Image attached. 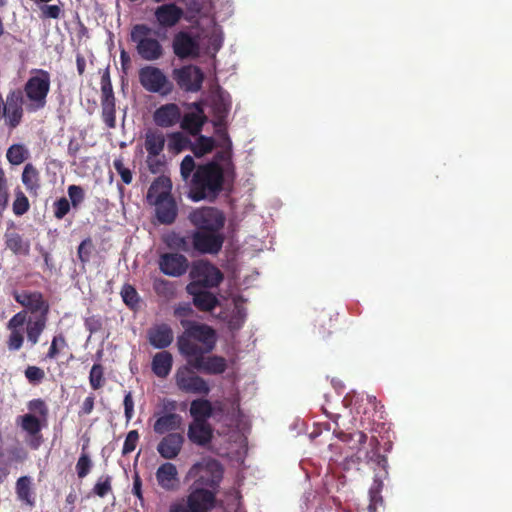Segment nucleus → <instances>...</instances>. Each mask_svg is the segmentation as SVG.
I'll return each instance as SVG.
<instances>
[{
	"mask_svg": "<svg viewBox=\"0 0 512 512\" xmlns=\"http://www.w3.org/2000/svg\"><path fill=\"white\" fill-rule=\"evenodd\" d=\"M184 332L177 338V346L181 355L196 370L209 375H218L227 369V361L222 356L204 355L210 353L216 345L215 330L206 325L189 320H181Z\"/></svg>",
	"mask_w": 512,
	"mask_h": 512,
	"instance_id": "obj_1",
	"label": "nucleus"
},
{
	"mask_svg": "<svg viewBox=\"0 0 512 512\" xmlns=\"http://www.w3.org/2000/svg\"><path fill=\"white\" fill-rule=\"evenodd\" d=\"M182 178L190 179L189 197L195 201H214L222 192L225 179L228 178L225 170L215 161L196 166L194 158L186 155L180 164Z\"/></svg>",
	"mask_w": 512,
	"mask_h": 512,
	"instance_id": "obj_2",
	"label": "nucleus"
},
{
	"mask_svg": "<svg viewBox=\"0 0 512 512\" xmlns=\"http://www.w3.org/2000/svg\"><path fill=\"white\" fill-rule=\"evenodd\" d=\"M51 76L43 69H34L23 87L25 110L35 113L47 105V96L50 92Z\"/></svg>",
	"mask_w": 512,
	"mask_h": 512,
	"instance_id": "obj_3",
	"label": "nucleus"
},
{
	"mask_svg": "<svg viewBox=\"0 0 512 512\" xmlns=\"http://www.w3.org/2000/svg\"><path fill=\"white\" fill-rule=\"evenodd\" d=\"M156 32L147 24H135L130 31V41L135 44L138 56L147 62L163 58L165 54L162 43L155 37Z\"/></svg>",
	"mask_w": 512,
	"mask_h": 512,
	"instance_id": "obj_4",
	"label": "nucleus"
},
{
	"mask_svg": "<svg viewBox=\"0 0 512 512\" xmlns=\"http://www.w3.org/2000/svg\"><path fill=\"white\" fill-rule=\"evenodd\" d=\"M217 492L190 486L188 494L170 504L168 512H211L217 504Z\"/></svg>",
	"mask_w": 512,
	"mask_h": 512,
	"instance_id": "obj_5",
	"label": "nucleus"
},
{
	"mask_svg": "<svg viewBox=\"0 0 512 512\" xmlns=\"http://www.w3.org/2000/svg\"><path fill=\"white\" fill-rule=\"evenodd\" d=\"M223 474V466L216 459L197 462L192 465L189 470V475L191 477H195L192 486L200 487L202 489H212L216 492L223 479Z\"/></svg>",
	"mask_w": 512,
	"mask_h": 512,
	"instance_id": "obj_6",
	"label": "nucleus"
},
{
	"mask_svg": "<svg viewBox=\"0 0 512 512\" xmlns=\"http://www.w3.org/2000/svg\"><path fill=\"white\" fill-rule=\"evenodd\" d=\"M189 276L191 278V282L187 287H190V289L217 288L224 279V274L221 270L207 260H198L193 262Z\"/></svg>",
	"mask_w": 512,
	"mask_h": 512,
	"instance_id": "obj_7",
	"label": "nucleus"
},
{
	"mask_svg": "<svg viewBox=\"0 0 512 512\" xmlns=\"http://www.w3.org/2000/svg\"><path fill=\"white\" fill-rule=\"evenodd\" d=\"M138 75L141 86L150 93L166 96L173 92V83L158 67L146 65L140 68Z\"/></svg>",
	"mask_w": 512,
	"mask_h": 512,
	"instance_id": "obj_8",
	"label": "nucleus"
},
{
	"mask_svg": "<svg viewBox=\"0 0 512 512\" xmlns=\"http://www.w3.org/2000/svg\"><path fill=\"white\" fill-rule=\"evenodd\" d=\"M189 220L196 231L223 232L225 224L224 214L214 207H203L194 210Z\"/></svg>",
	"mask_w": 512,
	"mask_h": 512,
	"instance_id": "obj_9",
	"label": "nucleus"
},
{
	"mask_svg": "<svg viewBox=\"0 0 512 512\" xmlns=\"http://www.w3.org/2000/svg\"><path fill=\"white\" fill-rule=\"evenodd\" d=\"M174 377L177 388L184 393L204 396L210 393L208 382L188 366L179 367Z\"/></svg>",
	"mask_w": 512,
	"mask_h": 512,
	"instance_id": "obj_10",
	"label": "nucleus"
},
{
	"mask_svg": "<svg viewBox=\"0 0 512 512\" xmlns=\"http://www.w3.org/2000/svg\"><path fill=\"white\" fill-rule=\"evenodd\" d=\"M172 78L182 91L196 93L202 89L205 76L200 67L189 64L175 68Z\"/></svg>",
	"mask_w": 512,
	"mask_h": 512,
	"instance_id": "obj_11",
	"label": "nucleus"
},
{
	"mask_svg": "<svg viewBox=\"0 0 512 512\" xmlns=\"http://www.w3.org/2000/svg\"><path fill=\"white\" fill-rule=\"evenodd\" d=\"M232 107L231 95L219 88L213 95L211 100L212 110V124L215 128L216 134H220L223 131H227L228 116Z\"/></svg>",
	"mask_w": 512,
	"mask_h": 512,
	"instance_id": "obj_12",
	"label": "nucleus"
},
{
	"mask_svg": "<svg viewBox=\"0 0 512 512\" xmlns=\"http://www.w3.org/2000/svg\"><path fill=\"white\" fill-rule=\"evenodd\" d=\"M24 109L25 99L22 90L18 88L10 90L3 106V117L9 129H15L20 125Z\"/></svg>",
	"mask_w": 512,
	"mask_h": 512,
	"instance_id": "obj_13",
	"label": "nucleus"
},
{
	"mask_svg": "<svg viewBox=\"0 0 512 512\" xmlns=\"http://www.w3.org/2000/svg\"><path fill=\"white\" fill-rule=\"evenodd\" d=\"M14 300L25 308V311L36 316H48L50 305L40 291L22 290L12 293Z\"/></svg>",
	"mask_w": 512,
	"mask_h": 512,
	"instance_id": "obj_14",
	"label": "nucleus"
},
{
	"mask_svg": "<svg viewBox=\"0 0 512 512\" xmlns=\"http://www.w3.org/2000/svg\"><path fill=\"white\" fill-rule=\"evenodd\" d=\"M193 249L202 254H217L223 246V232L194 231L191 235Z\"/></svg>",
	"mask_w": 512,
	"mask_h": 512,
	"instance_id": "obj_15",
	"label": "nucleus"
},
{
	"mask_svg": "<svg viewBox=\"0 0 512 512\" xmlns=\"http://www.w3.org/2000/svg\"><path fill=\"white\" fill-rule=\"evenodd\" d=\"M164 409L169 411L160 415L153 424V430L158 435H164L176 432L182 429L183 418L180 414L175 413L176 402L174 400H167L164 403Z\"/></svg>",
	"mask_w": 512,
	"mask_h": 512,
	"instance_id": "obj_16",
	"label": "nucleus"
},
{
	"mask_svg": "<svg viewBox=\"0 0 512 512\" xmlns=\"http://www.w3.org/2000/svg\"><path fill=\"white\" fill-rule=\"evenodd\" d=\"M42 419L37 417L35 414L26 413L18 416L16 423L21 429L27 433V445L32 450H38L43 443V435L41 430L43 428Z\"/></svg>",
	"mask_w": 512,
	"mask_h": 512,
	"instance_id": "obj_17",
	"label": "nucleus"
},
{
	"mask_svg": "<svg viewBox=\"0 0 512 512\" xmlns=\"http://www.w3.org/2000/svg\"><path fill=\"white\" fill-rule=\"evenodd\" d=\"M157 485L165 492H176L180 488V477L177 467L170 461L159 465L155 472Z\"/></svg>",
	"mask_w": 512,
	"mask_h": 512,
	"instance_id": "obj_18",
	"label": "nucleus"
},
{
	"mask_svg": "<svg viewBox=\"0 0 512 512\" xmlns=\"http://www.w3.org/2000/svg\"><path fill=\"white\" fill-rule=\"evenodd\" d=\"M185 443V437L180 432L165 434L156 446L160 457L166 461L176 459L181 453Z\"/></svg>",
	"mask_w": 512,
	"mask_h": 512,
	"instance_id": "obj_19",
	"label": "nucleus"
},
{
	"mask_svg": "<svg viewBox=\"0 0 512 512\" xmlns=\"http://www.w3.org/2000/svg\"><path fill=\"white\" fill-rule=\"evenodd\" d=\"M188 268V259L182 254L165 253L159 258V269L165 275L180 277L187 272Z\"/></svg>",
	"mask_w": 512,
	"mask_h": 512,
	"instance_id": "obj_20",
	"label": "nucleus"
},
{
	"mask_svg": "<svg viewBox=\"0 0 512 512\" xmlns=\"http://www.w3.org/2000/svg\"><path fill=\"white\" fill-rule=\"evenodd\" d=\"M174 54L179 59L195 58L199 54V45L197 41L185 31L175 34L172 41Z\"/></svg>",
	"mask_w": 512,
	"mask_h": 512,
	"instance_id": "obj_21",
	"label": "nucleus"
},
{
	"mask_svg": "<svg viewBox=\"0 0 512 512\" xmlns=\"http://www.w3.org/2000/svg\"><path fill=\"white\" fill-rule=\"evenodd\" d=\"M184 11L175 3H164L154 10V17L160 27L172 28L183 18Z\"/></svg>",
	"mask_w": 512,
	"mask_h": 512,
	"instance_id": "obj_22",
	"label": "nucleus"
},
{
	"mask_svg": "<svg viewBox=\"0 0 512 512\" xmlns=\"http://www.w3.org/2000/svg\"><path fill=\"white\" fill-rule=\"evenodd\" d=\"M217 135L220 138V147L222 149L216 152L211 161H215L218 165H221L227 177H233L235 166L232 161V141L227 131H223Z\"/></svg>",
	"mask_w": 512,
	"mask_h": 512,
	"instance_id": "obj_23",
	"label": "nucleus"
},
{
	"mask_svg": "<svg viewBox=\"0 0 512 512\" xmlns=\"http://www.w3.org/2000/svg\"><path fill=\"white\" fill-rule=\"evenodd\" d=\"M101 116L108 128L116 127V103L112 85L101 87Z\"/></svg>",
	"mask_w": 512,
	"mask_h": 512,
	"instance_id": "obj_24",
	"label": "nucleus"
},
{
	"mask_svg": "<svg viewBox=\"0 0 512 512\" xmlns=\"http://www.w3.org/2000/svg\"><path fill=\"white\" fill-rule=\"evenodd\" d=\"M181 110L175 103H167L157 108L153 114L154 123L162 128H169L180 122Z\"/></svg>",
	"mask_w": 512,
	"mask_h": 512,
	"instance_id": "obj_25",
	"label": "nucleus"
},
{
	"mask_svg": "<svg viewBox=\"0 0 512 512\" xmlns=\"http://www.w3.org/2000/svg\"><path fill=\"white\" fill-rule=\"evenodd\" d=\"M187 437L191 443L206 447L213 439V427L208 422H190Z\"/></svg>",
	"mask_w": 512,
	"mask_h": 512,
	"instance_id": "obj_26",
	"label": "nucleus"
},
{
	"mask_svg": "<svg viewBox=\"0 0 512 512\" xmlns=\"http://www.w3.org/2000/svg\"><path fill=\"white\" fill-rule=\"evenodd\" d=\"M172 182L169 177L159 176L150 185L147 192V201L149 204L166 200L173 197L171 195Z\"/></svg>",
	"mask_w": 512,
	"mask_h": 512,
	"instance_id": "obj_27",
	"label": "nucleus"
},
{
	"mask_svg": "<svg viewBox=\"0 0 512 512\" xmlns=\"http://www.w3.org/2000/svg\"><path fill=\"white\" fill-rule=\"evenodd\" d=\"M186 291L192 296L193 304L199 311L210 312L219 305L217 296L208 289L186 287Z\"/></svg>",
	"mask_w": 512,
	"mask_h": 512,
	"instance_id": "obj_28",
	"label": "nucleus"
},
{
	"mask_svg": "<svg viewBox=\"0 0 512 512\" xmlns=\"http://www.w3.org/2000/svg\"><path fill=\"white\" fill-rule=\"evenodd\" d=\"M174 339V334L168 324L162 323L149 329L148 340L149 343L157 349H165L171 345Z\"/></svg>",
	"mask_w": 512,
	"mask_h": 512,
	"instance_id": "obj_29",
	"label": "nucleus"
},
{
	"mask_svg": "<svg viewBox=\"0 0 512 512\" xmlns=\"http://www.w3.org/2000/svg\"><path fill=\"white\" fill-rule=\"evenodd\" d=\"M216 409L208 399L197 398L191 401L189 413L192 417V422H208V419L214 415Z\"/></svg>",
	"mask_w": 512,
	"mask_h": 512,
	"instance_id": "obj_30",
	"label": "nucleus"
},
{
	"mask_svg": "<svg viewBox=\"0 0 512 512\" xmlns=\"http://www.w3.org/2000/svg\"><path fill=\"white\" fill-rule=\"evenodd\" d=\"M156 218L159 223L170 225L174 223L178 214L176 201L173 197L159 202H155Z\"/></svg>",
	"mask_w": 512,
	"mask_h": 512,
	"instance_id": "obj_31",
	"label": "nucleus"
},
{
	"mask_svg": "<svg viewBox=\"0 0 512 512\" xmlns=\"http://www.w3.org/2000/svg\"><path fill=\"white\" fill-rule=\"evenodd\" d=\"M173 357L168 351H161L153 356L151 369L152 372L159 378H166L172 369Z\"/></svg>",
	"mask_w": 512,
	"mask_h": 512,
	"instance_id": "obj_32",
	"label": "nucleus"
},
{
	"mask_svg": "<svg viewBox=\"0 0 512 512\" xmlns=\"http://www.w3.org/2000/svg\"><path fill=\"white\" fill-rule=\"evenodd\" d=\"M21 180L30 194L37 195L41 187V176L39 170L32 163H27L24 166Z\"/></svg>",
	"mask_w": 512,
	"mask_h": 512,
	"instance_id": "obj_33",
	"label": "nucleus"
},
{
	"mask_svg": "<svg viewBox=\"0 0 512 512\" xmlns=\"http://www.w3.org/2000/svg\"><path fill=\"white\" fill-rule=\"evenodd\" d=\"M208 121L207 116L198 114L185 113L180 119L181 128L192 136H197L201 133L203 126Z\"/></svg>",
	"mask_w": 512,
	"mask_h": 512,
	"instance_id": "obj_34",
	"label": "nucleus"
},
{
	"mask_svg": "<svg viewBox=\"0 0 512 512\" xmlns=\"http://www.w3.org/2000/svg\"><path fill=\"white\" fill-rule=\"evenodd\" d=\"M144 146L148 155H160L165 146L163 133L158 130H148L145 135Z\"/></svg>",
	"mask_w": 512,
	"mask_h": 512,
	"instance_id": "obj_35",
	"label": "nucleus"
},
{
	"mask_svg": "<svg viewBox=\"0 0 512 512\" xmlns=\"http://www.w3.org/2000/svg\"><path fill=\"white\" fill-rule=\"evenodd\" d=\"M16 495L19 501L33 507L35 499L32 492V481L29 476H21L16 481Z\"/></svg>",
	"mask_w": 512,
	"mask_h": 512,
	"instance_id": "obj_36",
	"label": "nucleus"
},
{
	"mask_svg": "<svg viewBox=\"0 0 512 512\" xmlns=\"http://www.w3.org/2000/svg\"><path fill=\"white\" fill-rule=\"evenodd\" d=\"M48 316H36L34 320L31 318L27 321L26 334L28 341L35 345L46 328Z\"/></svg>",
	"mask_w": 512,
	"mask_h": 512,
	"instance_id": "obj_37",
	"label": "nucleus"
},
{
	"mask_svg": "<svg viewBox=\"0 0 512 512\" xmlns=\"http://www.w3.org/2000/svg\"><path fill=\"white\" fill-rule=\"evenodd\" d=\"M336 437L344 443L350 444V448L359 451L363 444L367 441V435L362 431L345 432L342 430H334Z\"/></svg>",
	"mask_w": 512,
	"mask_h": 512,
	"instance_id": "obj_38",
	"label": "nucleus"
},
{
	"mask_svg": "<svg viewBox=\"0 0 512 512\" xmlns=\"http://www.w3.org/2000/svg\"><path fill=\"white\" fill-rule=\"evenodd\" d=\"M5 244L14 254L27 255L29 253V243L25 242L22 236L17 232H6Z\"/></svg>",
	"mask_w": 512,
	"mask_h": 512,
	"instance_id": "obj_39",
	"label": "nucleus"
},
{
	"mask_svg": "<svg viewBox=\"0 0 512 512\" xmlns=\"http://www.w3.org/2000/svg\"><path fill=\"white\" fill-rule=\"evenodd\" d=\"M336 322H337V315H335V318H333L332 315L327 313H322L318 316L316 320V329L318 335L325 339L328 336H330L333 331L336 330Z\"/></svg>",
	"mask_w": 512,
	"mask_h": 512,
	"instance_id": "obj_40",
	"label": "nucleus"
},
{
	"mask_svg": "<svg viewBox=\"0 0 512 512\" xmlns=\"http://www.w3.org/2000/svg\"><path fill=\"white\" fill-rule=\"evenodd\" d=\"M215 147V140L212 137L198 135V138L194 143H191L190 149L194 156L201 158L204 155L210 153Z\"/></svg>",
	"mask_w": 512,
	"mask_h": 512,
	"instance_id": "obj_41",
	"label": "nucleus"
},
{
	"mask_svg": "<svg viewBox=\"0 0 512 512\" xmlns=\"http://www.w3.org/2000/svg\"><path fill=\"white\" fill-rule=\"evenodd\" d=\"M369 446L371 447V450L365 453L364 460L367 463L372 462L385 469L387 466V458L380 453L378 439L376 437H372L369 441Z\"/></svg>",
	"mask_w": 512,
	"mask_h": 512,
	"instance_id": "obj_42",
	"label": "nucleus"
},
{
	"mask_svg": "<svg viewBox=\"0 0 512 512\" xmlns=\"http://www.w3.org/2000/svg\"><path fill=\"white\" fill-rule=\"evenodd\" d=\"M166 244L169 248L180 250L183 252H190L193 248L192 238L181 236L178 233H171L166 237Z\"/></svg>",
	"mask_w": 512,
	"mask_h": 512,
	"instance_id": "obj_43",
	"label": "nucleus"
},
{
	"mask_svg": "<svg viewBox=\"0 0 512 512\" xmlns=\"http://www.w3.org/2000/svg\"><path fill=\"white\" fill-rule=\"evenodd\" d=\"M7 160L12 165H20L29 157V151L23 144H13L7 149Z\"/></svg>",
	"mask_w": 512,
	"mask_h": 512,
	"instance_id": "obj_44",
	"label": "nucleus"
},
{
	"mask_svg": "<svg viewBox=\"0 0 512 512\" xmlns=\"http://www.w3.org/2000/svg\"><path fill=\"white\" fill-rule=\"evenodd\" d=\"M153 289L158 296L165 299L173 298L176 293V287L174 283L162 278H156L154 280Z\"/></svg>",
	"mask_w": 512,
	"mask_h": 512,
	"instance_id": "obj_45",
	"label": "nucleus"
},
{
	"mask_svg": "<svg viewBox=\"0 0 512 512\" xmlns=\"http://www.w3.org/2000/svg\"><path fill=\"white\" fill-rule=\"evenodd\" d=\"M104 367L100 363H95L89 372V384L93 390H99L105 385Z\"/></svg>",
	"mask_w": 512,
	"mask_h": 512,
	"instance_id": "obj_46",
	"label": "nucleus"
},
{
	"mask_svg": "<svg viewBox=\"0 0 512 512\" xmlns=\"http://www.w3.org/2000/svg\"><path fill=\"white\" fill-rule=\"evenodd\" d=\"M68 347L67 340L62 333L55 335L52 338L51 345L45 355L46 359H55L60 354V352Z\"/></svg>",
	"mask_w": 512,
	"mask_h": 512,
	"instance_id": "obj_47",
	"label": "nucleus"
},
{
	"mask_svg": "<svg viewBox=\"0 0 512 512\" xmlns=\"http://www.w3.org/2000/svg\"><path fill=\"white\" fill-rule=\"evenodd\" d=\"M67 193L72 208L77 210L85 200V190L79 185L72 184L68 186Z\"/></svg>",
	"mask_w": 512,
	"mask_h": 512,
	"instance_id": "obj_48",
	"label": "nucleus"
},
{
	"mask_svg": "<svg viewBox=\"0 0 512 512\" xmlns=\"http://www.w3.org/2000/svg\"><path fill=\"white\" fill-rule=\"evenodd\" d=\"M93 250L94 244L90 237L85 238L79 244L77 248V257L80 260L83 267L90 261Z\"/></svg>",
	"mask_w": 512,
	"mask_h": 512,
	"instance_id": "obj_49",
	"label": "nucleus"
},
{
	"mask_svg": "<svg viewBox=\"0 0 512 512\" xmlns=\"http://www.w3.org/2000/svg\"><path fill=\"white\" fill-rule=\"evenodd\" d=\"M27 408L30 411V413L38 414L39 418L43 420V422H46L49 409L46 404V402L41 398L32 399L27 403Z\"/></svg>",
	"mask_w": 512,
	"mask_h": 512,
	"instance_id": "obj_50",
	"label": "nucleus"
},
{
	"mask_svg": "<svg viewBox=\"0 0 512 512\" xmlns=\"http://www.w3.org/2000/svg\"><path fill=\"white\" fill-rule=\"evenodd\" d=\"M93 493L101 498H104L112 492V477L109 475L101 476L95 483Z\"/></svg>",
	"mask_w": 512,
	"mask_h": 512,
	"instance_id": "obj_51",
	"label": "nucleus"
},
{
	"mask_svg": "<svg viewBox=\"0 0 512 512\" xmlns=\"http://www.w3.org/2000/svg\"><path fill=\"white\" fill-rule=\"evenodd\" d=\"M123 302L130 308H135L139 304V295L134 286L125 284L121 290Z\"/></svg>",
	"mask_w": 512,
	"mask_h": 512,
	"instance_id": "obj_52",
	"label": "nucleus"
},
{
	"mask_svg": "<svg viewBox=\"0 0 512 512\" xmlns=\"http://www.w3.org/2000/svg\"><path fill=\"white\" fill-rule=\"evenodd\" d=\"M27 381L32 385H39L45 379V372L42 368L29 365L24 371Z\"/></svg>",
	"mask_w": 512,
	"mask_h": 512,
	"instance_id": "obj_53",
	"label": "nucleus"
},
{
	"mask_svg": "<svg viewBox=\"0 0 512 512\" xmlns=\"http://www.w3.org/2000/svg\"><path fill=\"white\" fill-rule=\"evenodd\" d=\"M113 167L116 172L120 175L121 180L124 184L129 185L133 181V172L130 168L124 165L122 158H116L113 161Z\"/></svg>",
	"mask_w": 512,
	"mask_h": 512,
	"instance_id": "obj_54",
	"label": "nucleus"
},
{
	"mask_svg": "<svg viewBox=\"0 0 512 512\" xmlns=\"http://www.w3.org/2000/svg\"><path fill=\"white\" fill-rule=\"evenodd\" d=\"M93 463L87 453L82 452L76 463L77 476L85 478L91 471Z\"/></svg>",
	"mask_w": 512,
	"mask_h": 512,
	"instance_id": "obj_55",
	"label": "nucleus"
},
{
	"mask_svg": "<svg viewBox=\"0 0 512 512\" xmlns=\"http://www.w3.org/2000/svg\"><path fill=\"white\" fill-rule=\"evenodd\" d=\"M30 204L25 194L18 190L16 191V197L13 202V212L17 216L25 214L29 210Z\"/></svg>",
	"mask_w": 512,
	"mask_h": 512,
	"instance_id": "obj_56",
	"label": "nucleus"
},
{
	"mask_svg": "<svg viewBox=\"0 0 512 512\" xmlns=\"http://www.w3.org/2000/svg\"><path fill=\"white\" fill-rule=\"evenodd\" d=\"M72 206L66 197H61L53 203V214L58 220L63 219L71 210Z\"/></svg>",
	"mask_w": 512,
	"mask_h": 512,
	"instance_id": "obj_57",
	"label": "nucleus"
},
{
	"mask_svg": "<svg viewBox=\"0 0 512 512\" xmlns=\"http://www.w3.org/2000/svg\"><path fill=\"white\" fill-rule=\"evenodd\" d=\"M188 143L189 140L187 137L183 136L180 132H175L169 136L168 147L169 150L180 152L187 146Z\"/></svg>",
	"mask_w": 512,
	"mask_h": 512,
	"instance_id": "obj_58",
	"label": "nucleus"
},
{
	"mask_svg": "<svg viewBox=\"0 0 512 512\" xmlns=\"http://www.w3.org/2000/svg\"><path fill=\"white\" fill-rule=\"evenodd\" d=\"M24 343V335L21 330L10 331L7 339V348L9 351H18Z\"/></svg>",
	"mask_w": 512,
	"mask_h": 512,
	"instance_id": "obj_59",
	"label": "nucleus"
},
{
	"mask_svg": "<svg viewBox=\"0 0 512 512\" xmlns=\"http://www.w3.org/2000/svg\"><path fill=\"white\" fill-rule=\"evenodd\" d=\"M139 441V433L137 430H131L126 435L123 448H122V454L127 455L133 452L137 446V443Z\"/></svg>",
	"mask_w": 512,
	"mask_h": 512,
	"instance_id": "obj_60",
	"label": "nucleus"
},
{
	"mask_svg": "<svg viewBox=\"0 0 512 512\" xmlns=\"http://www.w3.org/2000/svg\"><path fill=\"white\" fill-rule=\"evenodd\" d=\"M8 199L7 180L3 169L0 167V215L7 207Z\"/></svg>",
	"mask_w": 512,
	"mask_h": 512,
	"instance_id": "obj_61",
	"label": "nucleus"
},
{
	"mask_svg": "<svg viewBox=\"0 0 512 512\" xmlns=\"http://www.w3.org/2000/svg\"><path fill=\"white\" fill-rule=\"evenodd\" d=\"M146 164L152 174L161 173L165 166L164 157L147 155Z\"/></svg>",
	"mask_w": 512,
	"mask_h": 512,
	"instance_id": "obj_62",
	"label": "nucleus"
},
{
	"mask_svg": "<svg viewBox=\"0 0 512 512\" xmlns=\"http://www.w3.org/2000/svg\"><path fill=\"white\" fill-rule=\"evenodd\" d=\"M27 321V312L22 310L16 313L7 323V328L10 331L21 330L20 328Z\"/></svg>",
	"mask_w": 512,
	"mask_h": 512,
	"instance_id": "obj_63",
	"label": "nucleus"
},
{
	"mask_svg": "<svg viewBox=\"0 0 512 512\" xmlns=\"http://www.w3.org/2000/svg\"><path fill=\"white\" fill-rule=\"evenodd\" d=\"M123 405H124L125 417H126L127 421H130L131 418L133 417V413H134V400H133L132 392L129 391L125 394Z\"/></svg>",
	"mask_w": 512,
	"mask_h": 512,
	"instance_id": "obj_64",
	"label": "nucleus"
}]
</instances>
